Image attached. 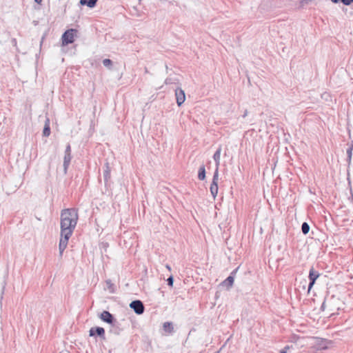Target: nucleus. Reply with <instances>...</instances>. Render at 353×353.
<instances>
[{
  "label": "nucleus",
  "mask_w": 353,
  "mask_h": 353,
  "mask_svg": "<svg viewBox=\"0 0 353 353\" xmlns=\"http://www.w3.org/2000/svg\"><path fill=\"white\" fill-rule=\"evenodd\" d=\"M235 271H233L231 274L226 279H225L223 281H222L221 283V285L222 287H225L226 288V289H229L230 287H232V285H233V283H234V276H233V274H234Z\"/></svg>",
  "instance_id": "1a4fd4ad"
},
{
  "label": "nucleus",
  "mask_w": 353,
  "mask_h": 353,
  "mask_svg": "<svg viewBox=\"0 0 353 353\" xmlns=\"http://www.w3.org/2000/svg\"><path fill=\"white\" fill-rule=\"evenodd\" d=\"M246 116V112H244L243 117H245Z\"/></svg>",
  "instance_id": "72a5a7b5"
},
{
  "label": "nucleus",
  "mask_w": 353,
  "mask_h": 353,
  "mask_svg": "<svg viewBox=\"0 0 353 353\" xmlns=\"http://www.w3.org/2000/svg\"><path fill=\"white\" fill-rule=\"evenodd\" d=\"M65 153L71 154V146L69 143L66 145Z\"/></svg>",
  "instance_id": "a878e982"
},
{
  "label": "nucleus",
  "mask_w": 353,
  "mask_h": 353,
  "mask_svg": "<svg viewBox=\"0 0 353 353\" xmlns=\"http://www.w3.org/2000/svg\"><path fill=\"white\" fill-rule=\"evenodd\" d=\"M198 179L201 181H203L205 179V168L203 165L200 166L199 169Z\"/></svg>",
  "instance_id": "dca6fc26"
},
{
  "label": "nucleus",
  "mask_w": 353,
  "mask_h": 353,
  "mask_svg": "<svg viewBox=\"0 0 353 353\" xmlns=\"http://www.w3.org/2000/svg\"><path fill=\"white\" fill-rule=\"evenodd\" d=\"M174 283V278L172 276H170L167 279V283L169 286L172 287Z\"/></svg>",
  "instance_id": "b1692460"
},
{
  "label": "nucleus",
  "mask_w": 353,
  "mask_h": 353,
  "mask_svg": "<svg viewBox=\"0 0 353 353\" xmlns=\"http://www.w3.org/2000/svg\"><path fill=\"white\" fill-rule=\"evenodd\" d=\"M103 64L105 67L108 68V69H111L112 66V61L110 59H105L103 60Z\"/></svg>",
  "instance_id": "4be33fe9"
},
{
  "label": "nucleus",
  "mask_w": 353,
  "mask_h": 353,
  "mask_svg": "<svg viewBox=\"0 0 353 353\" xmlns=\"http://www.w3.org/2000/svg\"><path fill=\"white\" fill-rule=\"evenodd\" d=\"M106 284L108 285V288L109 289H110L112 288V286L113 285V284L112 283L111 281L110 280H108L106 281Z\"/></svg>",
  "instance_id": "cd10ccee"
},
{
  "label": "nucleus",
  "mask_w": 353,
  "mask_h": 353,
  "mask_svg": "<svg viewBox=\"0 0 353 353\" xmlns=\"http://www.w3.org/2000/svg\"><path fill=\"white\" fill-rule=\"evenodd\" d=\"M163 330L168 334H172L174 332V326L172 322H165L163 324Z\"/></svg>",
  "instance_id": "f8f14e48"
},
{
  "label": "nucleus",
  "mask_w": 353,
  "mask_h": 353,
  "mask_svg": "<svg viewBox=\"0 0 353 353\" xmlns=\"http://www.w3.org/2000/svg\"><path fill=\"white\" fill-rule=\"evenodd\" d=\"M50 134V120L48 118L46 119L45 121V125L43 130V136L48 137Z\"/></svg>",
  "instance_id": "ddd939ff"
},
{
  "label": "nucleus",
  "mask_w": 353,
  "mask_h": 353,
  "mask_svg": "<svg viewBox=\"0 0 353 353\" xmlns=\"http://www.w3.org/2000/svg\"><path fill=\"white\" fill-rule=\"evenodd\" d=\"M332 3H337L341 1V0H331Z\"/></svg>",
  "instance_id": "c85d7f7f"
},
{
  "label": "nucleus",
  "mask_w": 353,
  "mask_h": 353,
  "mask_svg": "<svg viewBox=\"0 0 353 353\" xmlns=\"http://www.w3.org/2000/svg\"><path fill=\"white\" fill-rule=\"evenodd\" d=\"M218 181H219V170H218V168H216V170L214 172L212 183H215L218 184Z\"/></svg>",
  "instance_id": "5701e85b"
},
{
  "label": "nucleus",
  "mask_w": 353,
  "mask_h": 353,
  "mask_svg": "<svg viewBox=\"0 0 353 353\" xmlns=\"http://www.w3.org/2000/svg\"><path fill=\"white\" fill-rule=\"evenodd\" d=\"M74 32H76L74 29H70L66 30L62 35V45L68 46V44L72 43L74 41Z\"/></svg>",
  "instance_id": "f03ea898"
},
{
  "label": "nucleus",
  "mask_w": 353,
  "mask_h": 353,
  "mask_svg": "<svg viewBox=\"0 0 353 353\" xmlns=\"http://www.w3.org/2000/svg\"><path fill=\"white\" fill-rule=\"evenodd\" d=\"M166 268H168L169 270H171L170 266L169 265H166Z\"/></svg>",
  "instance_id": "7c9ffc66"
},
{
  "label": "nucleus",
  "mask_w": 353,
  "mask_h": 353,
  "mask_svg": "<svg viewBox=\"0 0 353 353\" xmlns=\"http://www.w3.org/2000/svg\"><path fill=\"white\" fill-rule=\"evenodd\" d=\"M34 1L37 3H41V2L42 1V0H34Z\"/></svg>",
  "instance_id": "c756f323"
},
{
  "label": "nucleus",
  "mask_w": 353,
  "mask_h": 353,
  "mask_svg": "<svg viewBox=\"0 0 353 353\" xmlns=\"http://www.w3.org/2000/svg\"><path fill=\"white\" fill-rule=\"evenodd\" d=\"M79 219L75 208L64 209L61 212V234L72 236Z\"/></svg>",
  "instance_id": "f257e3e1"
},
{
  "label": "nucleus",
  "mask_w": 353,
  "mask_h": 353,
  "mask_svg": "<svg viewBox=\"0 0 353 353\" xmlns=\"http://www.w3.org/2000/svg\"><path fill=\"white\" fill-rule=\"evenodd\" d=\"M290 349L288 345H286L283 349L279 351V353H287L288 350Z\"/></svg>",
  "instance_id": "bb28decb"
},
{
  "label": "nucleus",
  "mask_w": 353,
  "mask_h": 353,
  "mask_svg": "<svg viewBox=\"0 0 353 353\" xmlns=\"http://www.w3.org/2000/svg\"><path fill=\"white\" fill-rule=\"evenodd\" d=\"M59 353H70V352L68 351H62V352H61Z\"/></svg>",
  "instance_id": "2f4dec72"
},
{
  "label": "nucleus",
  "mask_w": 353,
  "mask_h": 353,
  "mask_svg": "<svg viewBox=\"0 0 353 353\" xmlns=\"http://www.w3.org/2000/svg\"><path fill=\"white\" fill-rule=\"evenodd\" d=\"M130 307L134 310L137 314H142L144 312L145 307L140 300L132 301L130 303Z\"/></svg>",
  "instance_id": "7ed1b4c3"
},
{
  "label": "nucleus",
  "mask_w": 353,
  "mask_h": 353,
  "mask_svg": "<svg viewBox=\"0 0 353 353\" xmlns=\"http://www.w3.org/2000/svg\"><path fill=\"white\" fill-rule=\"evenodd\" d=\"M317 349L319 350H325L327 348V341L325 340H318V343H316Z\"/></svg>",
  "instance_id": "6ab92c4d"
},
{
  "label": "nucleus",
  "mask_w": 353,
  "mask_h": 353,
  "mask_svg": "<svg viewBox=\"0 0 353 353\" xmlns=\"http://www.w3.org/2000/svg\"><path fill=\"white\" fill-rule=\"evenodd\" d=\"M90 336H98L102 339H105V330L101 327H92L89 330Z\"/></svg>",
  "instance_id": "423d86ee"
},
{
  "label": "nucleus",
  "mask_w": 353,
  "mask_h": 353,
  "mask_svg": "<svg viewBox=\"0 0 353 353\" xmlns=\"http://www.w3.org/2000/svg\"><path fill=\"white\" fill-rule=\"evenodd\" d=\"M221 152V148L219 147L213 155V159L216 163V168L219 167V165L220 163Z\"/></svg>",
  "instance_id": "2eb2a0df"
},
{
  "label": "nucleus",
  "mask_w": 353,
  "mask_h": 353,
  "mask_svg": "<svg viewBox=\"0 0 353 353\" xmlns=\"http://www.w3.org/2000/svg\"><path fill=\"white\" fill-rule=\"evenodd\" d=\"M218 184L215 183H212L210 185V190L211 192V194L212 195L213 198L215 199V197L217 195L218 193Z\"/></svg>",
  "instance_id": "a211bd4d"
},
{
  "label": "nucleus",
  "mask_w": 353,
  "mask_h": 353,
  "mask_svg": "<svg viewBox=\"0 0 353 353\" xmlns=\"http://www.w3.org/2000/svg\"><path fill=\"white\" fill-rule=\"evenodd\" d=\"M117 323H114V325H111V329L110 330V332L114 334H119L121 332V329L117 325Z\"/></svg>",
  "instance_id": "aec40b11"
},
{
  "label": "nucleus",
  "mask_w": 353,
  "mask_h": 353,
  "mask_svg": "<svg viewBox=\"0 0 353 353\" xmlns=\"http://www.w3.org/2000/svg\"><path fill=\"white\" fill-rule=\"evenodd\" d=\"M71 236L61 234V238L59 241V256L61 257L65 248H67L68 240Z\"/></svg>",
  "instance_id": "39448f33"
},
{
  "label": "nucleus",
  "mask_w": 353,
  "mask_h": 353,
  "mask_svg": "<svg viewBox=\"0 0 353 353\" xmlns=\"http://www.w3.org/2000/svg\"><path fill=\"white\" fill-rule=\"evenodd\" d=\"M103 179L105 185H107L109 180L110 179V168L109 163L107 162L104 165L103 170Z\"/></svg>",
  "instance_id": "9d476101"
},
{
  "label": "nucleus",
  "mask_w": 353,
  "mask_h": 353,
  "mask_svg": "<svg viewBox=\"0 0 353 353\" xmlns=\"http://www.w3.org/2000/svg\"><path fill=\"white\" fill-rule=\"evenodd\" d=\"M175 97L177 105L181 106L185 100V92L181 88H178L175 90Z\"/></svg>",
  "instance_id": "6e6552de"
},
{
  "label": "nucleus",
  "mask_w": 353,
  "mask_h": 353,
  "mask_svg": "<svg viewBox=\"0 0 353 353\" xmlns=\"http://www.w3.org/2000/svg\"><path fill=\"white\" fill-rule=\"evenodd\" d=\"M350 199L353 202V194H352L351 197L350 198Z\"/></svg>",
  "instance_id": "473e14b6"
},
{
  "label": "nucleus",
  "mask_w": 353,
  "mask_h": 353,
  "mask_svg": "<svg viewBox=\"0 0 353 353\" xmlns=\"http://www.w3.org/2000/svg\"><path fill=\"white\" fill-rule=\"evenodd\" d=\"M341 2L343 3L345 6H349L353 3V0H341Z\"/></svg>",
  "instance_id": "393cba45"
},
{
  "label": "nucleus",
  "mask_w": 353,
  "mask_h": 353,
  "mask_svg": "<svg viewBox=\"0 0 353 353\" xmlns=\"http://www.w3.org/2000/svg\"><path fill=\"white\" fill-rule=\"evenodd\" d=\"M99 318L104 322L108 323L110 325H114V323H117L114 316L108 311L104 310L99 316Z\"/></svg>",
  "instance_id": "20e7f679"
},
{
  "label": "nucleus",
  "mask_w": 353,
  "mask_h": 353,
  "mask_svg": "<svg viewBox=\"0 0 353 353\" xmlns=\"http://www.w3.org/2000/svg\"><path fill=\"white\" fill-rule=\"evenodd\" d=\"M72 159V155L71 154L65 153L64 158H63V171L64 174L67 173L68 168L70 165V161Z\"/></svg>",
  "instance_id": "9b49d317"
},
{
  "label": "nucleus",
  "mask_w": 353,
  "mask_h": 353,
  "mask_svg": "<svg viewBox=\"0 0 353 353\" xmlns=\"http://www.w3.org/2000/svg\"><path fill=\"white\" fill-rule=\"evenodd\" d=\"M301 231L303 234H307L310 231V225L307 223L303 222L301 225Z\"/></svg>",
  "instance_id": "412c9836"
},
{
  "label": "nucleus",
  "mask_w": 353,
  "mask_h": 353,
  "mask_svg": "<svg viewBox=\"0 0 353 353\" xmlns=\"http://www.w3.org/2000/svg\"><path fill=\"white\" fill-rule=\"evenodd\" d=\"M97 0H80L82 6H87L89 8H94L97 4Z\"/></svg>",
  "instance_id": "4468645a"
},
{
  "label": "nucleus",
  "mask_w": 353,
  "mask_h": 353,
  "mask_svg": "<svg viewBox=\"0 0 353 353\" xmlns=\"http://www.w3.org/2000/svg\"><path fill=\"white\" fill-rule=\"evenodd\" d=\"M319 276L320 274L318 272L315 271L313 267L310 270L308 276L310 280V283L308 285L309 290L312 288V286L315 283L316 280L319 278Z\"/></svg>",
  "instance_id": "0eeeda50"
},
{
  "label": "nucleus",
  "mask_w": 353,
  "mask_h": 353,
  "mask_svg": "<svg viewBox=\"0 0 353 353\" xmlns=\"http://www.w3.org/2000/svg\"><path fill=\"white\" fill-rule=\"evenodd\" d=\"M352 150H353V141L351 142L350 147L347 150V162L350 165L352 161Z\"/></svg>",
  "instance_id": "f3484780"
}]
</instances>
